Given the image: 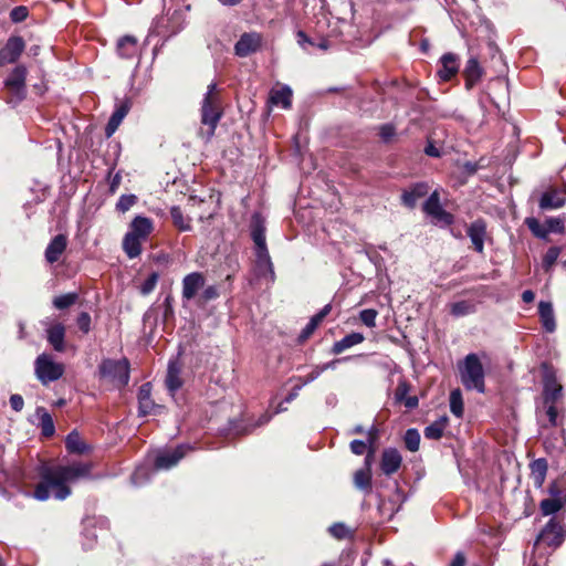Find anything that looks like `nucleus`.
I'll return each mask as SVG.
<instances>
[{"mask_svg": "<svg viewBox=\"0 0 566 566\" xmlns=\"http://www.w3.org/2000/svg\"><path fill=\"white\" fill-rule=\"evenodd\" d=\"M24 48L25 43L21 36H10L6 45L0 50V66L14 63L22 54Z\"/></svg>", "mask_w": 566, "mask_h": 566, "instance_id": "12", "label": "nucleus"}, {"mask_svg": "<svg viewBox=\"0 0 566 566\" xmlns=\"http://www.w3.org/2000/svg\"><path fill=\"white\" fill-rule=\"evenodd\" d=\"M251 237L255 244V251L268 250L265 243L264 220L259 213H254L251 221Z\"/></svg>", "mask_w": 566, "mask_h": 566, "instance_id": "21", "label": "nucleus"}, {"mask_svg": "<svg viewBox=\"0 0 566 566\" xmlns=\"http://www.w3.org/2000/svg\"><path fill=\"white\" fill-rule=\"evenodd\" d=\"M565 505H566L565 502H562V501L553 499V497H548L541 502L539 507L544 515H552V514L557 513Z\"/></svg>", "mask_w": 566, "mask_h": 566, "instance_id": "39", "label": "nucleus"}, {"mask_svg": "<svg viewBox=\"0 0 566 566\" xmlns=\"http://www.w3.org/2000/svg\"><path fill=\"white\" fill-rule=\"evenodd\" d=\"M36 413L40 419V427L42 430V434L45 437L53 436L55 428H54V422H53L51 415L44 408H38Z\"/></svg>", "mask_w": 566, "mask_h": 566, "instance_id": "36", "label": "nucleus"}, {"mask_svg": "<svg viewBox=\"0 0 566 566\" xmlns=\"http://www.w3.org/2000/svg\"><path fill=\"white\" fill-rule=\"evenodd\" d=\"M377 437H378V429L375 426H373L367 431V441L353 440L350 442V450H352V452L354 454H357V455L364 454L368 446L370 448H373V446L375 444V442L377 440Z\"/></svg>", "mask_w": 566, "mask_h": 566, "instance_id": "32", "label": "nucleus"}, {"mask_svg": "<svg viewBox=\"0 0 566 566\" xmlns=\"http://www.w3.org/2000/svg\"><path fill=\"white\" fill-rule=\"evenodd\" d=\"M28 13L27 7L20 6L11 10L10 18L14 23H19L27 19Z\"/></svg>", "mask_w": 566, "mask_h": 566, "instance_id": "53", "label": "nucleus"}, {"mask_svg": "<svg viewBox=\"0 0 566 566\" xmlns=\"http://www.w3.org/2000/svg\"><path fill=\"white\" fill-rule=\"evenodd\" d=\"M396 133V129L390 124H385L380 127L379 135L384 142L390 140L391 137H394Z\"/></svg>", "mask_w": 566, "mask_h": 566, "instance_id": "57", "label": "nucleus"}, {"mask_svg": "<svg viewBox=\"0 0 566 566\" xmlns=\"http://www.w3.org/2000/svg\"><path fill=\"white\" fill-rule=\"evenodd\" d=\"M158 279V273L153 272L140 285V293L143 295H148L151 293L157 285Z\"/></svg>", "mask_w": 566, "mask_h": 566, "instance_id": "49", "label": "nucleus"}, {"mask_svg": "<svg viewBox=\"0 0 566 566\" xmlns=\"http://www.w3.org/2000/svg\"><path fill=\"white\" fill-rule=\"evenodd\" d=\"M137 202L135 195H122L116 203V209L119 212L128 211Z\"/></svg>", "mask_w": 566, "mask_h": 566, "instance_id": "46", "label": "nucleus"}, {"mask_svg": "<svg viewBox=\"0 0 566 566\" xmlns=\"http://www.w3.org/2000/svg\"><path fill=\"white\" fill-rule=\"evenodd\" d=\"M77 300L76 293H67L54 297L53 305L59 310H64L72 306Z\"/></svg>", "mask_w": 566, "mask_h": 566, "instance_id": "43", "label": "nucleus"}, {"mask_svg": "<svg viewBox=\"0 0 566 566\" xmlns=\"http://www.w3.org/2000/svg\"><path fill=\"white\" fill-rule=\"evenodd\" d=\"M429 191V186L426 182H418L410 187L409 190H405L401 195L402 203L412 209L416 207L417 201L424 197Z\"/></svg>", "mask_w": 566, "mask_h": 566, "instance_id": "22", "label": "nucleus"}, {"mask_svg": "<svg viewBox=\"0 0 566 566\" xmlns=\"http://www.w3.org/2000/svg\"><path fill=\"white\" fill-rule=\"evenodd\" d=\"M254 272L259 279H264L269 284L275 281L274 268L268 250L255 251Z\"/></svg>", "mask_w": 566, "mask_h": 566, "instance_id": "13", "label": "nucleus"}, {"mask_svg": "<svg viewBox=\"0 0 566 566\" xmlns=\"http://www.w3.org/2000/svg\"><path fill=\"white\" fill-rule=\"evenodd\" d=\"M138 403H139V415L140 416L158 413L159 410L163 409L161 406L156 405L151 400V387H150V384H148V382L142 385L138 390Z\"/></svg>", "mask_w": 566, "mask_h": 566, "instance_id": "16", "label": "nucleus"}, {"mask_svg": "<svg viewBox=\"0 0 566 566\" xmlns=\"http://www.w3.org/2000/svg\"><path fill=\"white\" fill-rule=\"evenodd\" d=\"M406 448L411 451L416 452L419 450L420 446V434L417 429H408L403 437Z\"/></svg>", "mask_w": 566, "mask_h": 566, "instance_id": "42", "label": "nucleus"}, {"mask_svg": "<svg viewBox=\"0 0 566 566\" xmlns=\"http://www.w3.org/2000/svg\"><path fill=\"white\" fill-rule=\"evenodd\" d=\"M78 328L84 333L87 334L91 331V316L86 312H82L76 319Z\"/></svg>", "mask_w": 566, "mask_h": 566, "instance_id": "55", "label": "nucleus"}, {"mask_svg": "<svg viewBox=\"0 0 566 566\" xmlns=\"http://www.w3.org/2000/svg\"><path fill=\"white\" fill-rule=\"evenodd\" d=\"M538 313L544 328L549 333L554 332L556 324L552 303L541 301L538 304Z\"/></svg>", "mask_w": 566, "mask_h": 566, "instance_id": "29", "label": "nucleus"}, {"mask_svg": "<svg viewBox=\"0 0 566 566\" xmlns=\"http://www.w3.org/2000/svg\"><path fill=\"white\" fill-rule=\"evenodd\" d=\"M91 470L92 464L83 462L45 468L41 473V481L34 490V497L39 501H45L50 496L65 500L71 494L67 483L88 478Z\"/></svg>", "mask_w": 566, "mask_h": 566, "instance_id": "1", "label": "nucleus"}, {"mask_svg": "<svg viewBox=\"0 0 566 566\" xmlns=\"http://www.w3.org/2000/svg\"><path fill=\"white\" fill-rule=\"evenodd\" d=\"M566 531L563 524L552 518L539 533L536 543L543 542L548 546H559L565 537Z\"/></svg>", "mask_w": 566, "mask_h": 566, "instance_id": "11", "label": "nucleus"}, {"mask_svg": "<svg viewBox=\"0 0 566 566\" xmlns=\"http://www.w3.org/2000/svg\"><path fill=\"white\" fill-rule=\"evenodd\" d=\"M218 296H219V291H218V287L216 285H210V286L206 287L203 290L202 294H201V298L205 302L214 300Z\"/></svg>", "mask_w": 566, "mask_h": 566, "instance_id": "58", "label": "nucleus"}, {"mask_svg": "<svg viewBox=\"0 0 566 566\" xmlns=\"http://www.w3.org/2000/svg\"><path fill=\"white\" fill-rule=\"evenodd\" d=\"M149 479V469L147 467H138L132 475V482L135 485L142 484Z\"/></svg>", "mask_w": 566, "mask_h": 566, "instance_id": "52", "label": "nucleus"}, {"mask_svg": "<svg viewBox=\"0 0 566 566\" xmlns=\"http://www.w3.org/2000/svg\"><path fill=\"white\" fill-rule=\"evenodd\" d=\"M559 253H560L559 248L551 247L543 258V266L546 270H549L555 264L556 260L559 256Z\"/></svg>", "mask_w": 566, "mask_h": 566, "instance_id": "48", "label": "nucleus"}, {"mask_svg": "<svg viewBox=\"0 0 566 566\" xmlns=\"http://www.w3.org/2000/svg\"><path fill=\"white\" fill-rule=\"evenodd\" d=\"M205 277L199 272H192L182 280V297L187 301L195 297L198 290L203 287Z\"/></svg>", "mask_w": 566, "mask_h": 566, "instance_id": "19", "label": "nucleus"}, {"mask_svg": "<svg viewBox=\"0 0 566 566\" xmlns=\"http://www.w3.org/2000/svg\"><path fill=\"white\" fill-rule=\"evenodd\" d=\"M450 410L458 418L463 416V400L460 389H454L450 394Z\"/></svg>", "mask_w": 566, "mask_h": 566, "instance_id": "40", "label": "nucleus"}, {"mask_svg": "<svg viewBox=\"0 0 566 566\" xmlns=\"http://www.w3.org/2000/svg\"><path fill=\"white\" fill-rule=\"evenodd\" d=\"M459 370L461 382L467 389L484 392V370L476 354L467 355Z\"/></svg>", "mask_w": 566, "mask_h": 566, "instance_id": "4", "label": "nucleus"}, {"mask_svg": "<svg viewBox=\"0 0 566 566\" xmlns=\"http://www.w3.org/2000/svg\"><path fill=\"white\" fill-rule=\"evenodd\" d=\"M328 531L337 539H343L349 535L348 527L343 523H334L329 526Z\"/></svg>", "mask_w": 566, "mask_h": 566, "instance_id": "51", "label": "nucleus"}, {"mask_svg": "<svg viewBox=\"0 0 566 566\" xmlns=\"http://www.w3.org/2000/svg\"><path fill=\"white\" fill-rule=\"evenodd\" d=\"M117 52L122 57H134L138 52V44L136 38L132 35H125L120 38L117 42Z\"/></svg>", "mask_w": 566, "mask_h": 566, "instance_id": "28", "label": "nucleus"}, {"mask_svg": "<svg viewBox=\"0 0 566 566\" xmlns=\"http://www.w3.org/2000/svg\"><path fill=\"white\" fill-rule=\"evenodd\" d=\"M549 495L553 499L566 503V485L562 481H555L549 485Z\"/></svg>", "mask_w": 566, "mask_h": 566, "instance_id": "45", "label": "nucleus"}, {"mask_svg": "<svg viewBox=\"0 0 566 566\" xmlns=\"http://www.w3.org/2000/svg\"><path fill=\"white\" fill-rule=\"evenodd\" d=\"M437 74L441 81H450L459 72V57L454 53H446L440 57Z\"/></svg>", "mask_w": 566, "mask_h": 566, "instance_id": "17", "label": "nucleus"}, {"mask_svg": "<svg viewBox=\"0 0 566 566\" xmlns=\"http://www.w3.org/2000/svg\"><path fill=\"white\" fill-rule=\"evenodd\" d=\"M409 389L407 381H400L395 391L396 400L403 401L408 397Z\"/></svg>", "mask_w": 566, "mask_h": 566, "instance_id": "56", "label": "nucleus"}, {"mask_svg": "<svg viewBox=\"0 0 566 566\" xmlns=\"http://www.w3.org/2000/svg\"><path fill=\"white\" fill-rule=\"evenodd\" d=\"M377 315H378V312L376 310L367 308V310H363L359 313V318L367 327H375Z\"/></svg>", "mask_w": 566, "mask_h": 566, "instance_id": "50", "label": "nucleus"}, {"mask_svg": "<svg viewBox=\"0 0 566 566\" xmlns=\"http://www.w3.org/2000/svg\"><path fill=\"white\" fill-rule=\"evenodd\" d=\"M65 446L69 452L83 454L88 451V447L82 440L77 431H72L67 434Z\"/></svg>", "mask_w": 566, "mask_h": 566, "instance_id": "33", "label": "nucleus"}, {"mask_svg": "<svg viewBox=\"0 0 566 566\" xmlns=\"http://www.w3.org/2000/svg\"><path fill=\"white\" fill-rule=\"evenodd\" d=\"M67 247V238L65 234L55 235L45 249V260L49 263H55L60 260L61 255Z\"/></svg>", "mask_w": 566, "mask_h": 566, "instance_id": "20", "label": "nucleus"}, {"mask_svg": "<svg viewBox=\"0 0 566 566\" xmlns=\"http://www.w3.org/2000/svg\"><path fill=\"white\" fill-rule=\"evenodd\" d=\"M321 374H322V370H319V366H315L313 368V370L308 375H306L303 379H300V381L303 386H305V385L314 381L315 379H317L321 376Z\"/></svg>", "mask_w": 566, "mask_h": 566, "instance_id": "59", "label": "nucleus"}, {"mask_svg": "<svg viewBox=\"0 0 566 566\" xmlns=\"http://www.w3.org/2000/svg\"><path fill=\"white\" fill-rule=\"evenodd\" d=\"M352 357L349 356H346V357H343V358H337V359H333L328 363H325L323 365H318L319 366V370H322V373H324L325 370H328V369H335L336 366L342 363V361H347L349 360Z\"/></svg>", "mask_w": 566, "mask_h": 566, "instance_id": "60", "label": "nucleus"}, {"mask_svg": "<svg viewBox=\"0 0 566 566\" xmlns=\"http://www.w3.org/2000/svg\"><path fill=\"white\" fill-rule=\"evenodd\" d=\"M10 405L14 411H21L24 406V400L22 396L15 394L10 397Z\"/></svg>", "mask_w": 566, "mask_h": 566, "instance_id": "61", "label": "nucleus"}, {"mask_svg": "<svg viewBox=\"0 0 566 566\" xmlns=\"http://www.w3.org/2000/svg\"><path fill=\"white\" fill-rule=\"evenodd\" d=\"M303 385L300 382L298 385H296L292 391L287 395V397L285 398V402H291L293 401L297 396H298V391L302 389Z\"/></svg>", "mask_w": 566, "mask_h": 566, "instance_id": "64", "label": "nucleus"}, {"mask_svg": "<svg viewBox=\"0 0 566 566\" xmlns=\"http://www.w3.org/2000/svg\"><path fill=\"white\" fill-rule=\"evenodd\" d=\"M188 450H190V447L179 446L171 451L160 452L155 459V469L168 470L172 468L185 457Z\"/></svg>", "mask_w": 566, "mask_h": 566, "instance_id": "14", "label": "nucleus"}, {"mask_svg": "<svg viewBox=\"0 0 566 566\" xmlns=\"http://www.w3.org/2000/svg\"><path fill=\"white\" fill-rule=\"evenodd\" d=\"M170 217L174 226L178 228V230L190 231L192 229L191 219L189 217L184 216L181 209L178 206H174L170 208Z\"/></svg>", "mask_w": 566, "mask_h": 566, "instance_id": "34", "label": "nucleus"}, {"mask_svg": "<svg viewBox=\"0 0 566 566\" xmlns=\"http://www.w3.org/2000/svg\"><path fill=\"white\" fill-rule=\"evenodd\" d=\"M475 312V306L469 301H459L450 305V313L455 317H461Z\"/></svg>", "mask_w": 566, "mask_h": 566, "instance_id": "38", "label": "nucleus"}, {"mask_svg": "<svg viewBox=\"0 0 566 566\" xmlns=\"http://www.w3.org/2000/svg\"><path fill=\"white\" fill-rule=\"evenodd\" d=\"M465 556L462 552H458L450 563V566H465Z\"/></svg>", "mask_w": 566, "mask_h": 566, "instance_id": "63", "label": "nucleus"}, {"mask_svg": "<svg viewBox=\"0 0 566 566\" xmlns=\"http://www.w3.org/2000/svg\"><path fill=\"white\" fill-rule=\"evenodd\" d=\"M296 36H297V43L303 48L305 49V44H311V45H314L313 41L306 35L305 32L303 31H298L296 33Z\"/></svg>", "mask_w": 566, "mask_h": 566, "instance_id": "62", "label": "nucleus"}, {"mask_svg": "<svg viewBox=\"0 0 566 566\" xmlns=\"http://www.w3.org/2000/svg\"><path fill=\"white\" fill-rule=\"evenodd\" d=\"M98 370L102 378L108 379L118 386L124 387L129 381V363L127 359H104Z\"/></svg>", "mask_w": 566, "mask_h": 566, "instance_id": "6", "label": "nucleus"}, {"mask_svg": "<svg viewBox=\"0 0 566 566\" xmlns=\"http://www.w3.org/2000/svg\"><path fill=\"white\" fill-rule=\"evenodd\" d=\"M525 223L527 224L528 229L533 232L534 235L537 238H546L548 234V230L545 229L537 219L535 218H527Z\"/></svg>", "mask_w": 566, "mask_h": 566, "instance_id": "47", "label": "nucleus"}, {"mask_svg": "<svg viewBox=\"0 0 566 566\" xmlns=\"http://www.w3.org/2000/svg\"><path fill=\"white\" fill-rule=\"evenodd\" d=\"M27 67L23 65L15 66L9 76L4 81V86L9 90L12 97L10 98V103H19L25 97L27 88H25V78H27Z\"/></svg>", "mask_w": 566, "mask_h": 566, "instance_id": "7", "label": "nucleus"}, {"mask_svg": "<svg viewBox=\"0 0 566 566\" xmlns=\"http://www.w3.org/2000/svg\"><path fill=\"white\" fill-rule=\"evenodd\" d=\"M544 416L547 418V424L556 427L558 424V410L556 402H544Z\"/></svg>", "mask_w": 566, "mask_h": 566, "instance_id": "44", "label": "nucleus"}, {"mask_svg": "<svg viewBox=\"0 0 566 566\" xmlns=\"http://www.w3.org/2000/svg\"><path fill=\"white\" fill-rule=\"evenodd\" d=\"M263 45V35L259 32H245L241 34L234 44V54L239 57H247L256 53Z\"/></svg>", "mask_w": 566, "mask_h": 566, "instance_id": "9", "label": "nucleus"}, {"mask_svg": "<svg viewBox=\"0 0 566 566\" xmlns=\"http://www.w3.org/2000/svg\"><path fill=\"white\" fill-rule=\"evenodd\" d=\"M270 102L285 109L290 108L292 104V90L286 85L277 90H272L270 93Z\"/></svg>", "mask_w": 566, "mask_h": 566, "instance_id": "30", "label": "nucleus"}, {"mask_svg": "<svg viewBox=\"0 0 566 566\" xmlns=\"http://www.w3.org/2000/svg\"><path fill=\"white\" fill-rule=\"evenodd\" d=\"M532 475L535 483L541 486L545 480L547 472V462L545 459H536L531 463Z\"/></svg>", "mask_w": 566, "mask_h": 566, "instance_id": "37", "label": "nucleus"}, {"mask_svg": "<svg viewBox=\"0 0 566 566\" xmlns=\"http://www.w3.org/2000/svg\"><path fill=\"white\" fill-rule=\"evenodd\" d=\"M402 457L397 449H385L381 454L380 467L386 475L397 472L401 465Z\"/></svg>", "mask_w": 566, "mask_h": 566, "instance_id": "18", "label": "nucleus"}, {"mask_svg": "<svg viewBox=\"0 0 566 566\" xmlns=\"http://www.w3.org/2000/svg\"><path fill=\"white\" fill-rule=\"evenodd\" d=\"M223 115L222 104L219 93L217 92V84L211 83L207 87V92L201 103V124L207 126L200 130V134L210 140L214 135V130Z\"/></svg>", "mask_w": 566, "mask_h": 566, "instance_id": "3", "label": "nucleus"}, {"mask_svg": "<svg viewBox=\"0 0 566 566\" xmlns=\"http://www.w3.org/2000/svg\"><path fill=\"white\" fill-rule=\"evenodd\" d=\"M565 205V198L558 189H549L544 192L539 200V207L544 210L558 209Z\"/></svg>", "mask_w": 566, "mask_h": 566, "instance_id": "26", "label": "nucleus"}, {"mask_svg": "<svg viewBox=\"0 0 566 566\" xmlns=\"http://www.w3.org/2000/svg\"><path fill=\"white\" fill-rule=\"evenodd\" d=\"M365 339L361 333H350L343 337L342 339L334 343L332 347V353L335 355L342 354L346 349L363 343Z\"/></svg>", "mask_w": 566, "mask_h": 566, "instance_id": "27", "label": "nucleus"}, {"mask_svg": "<svg viewBox=\"0 0 566 566\" xmlns=\"http://www.w3.org/2000/svg\"><path fill=\"white\" fill-rule=\"evenodd\" d=\"M319 323L321 321L313 316L307 325L303 328L302 333L300 334V338L302 340L307 339L319 325Z\"/></svg>", "mask_w": 566, "mask_h": 566, "instance_id": "54", "label": "nucleus"}, {"mask_svg": "<svg viewBox=\"0 0 566 566\" xmlns=\"http://www.w3.org/2000/svg\"><path fill=\"white\" fill-rule=\"evenodd\" d=\"M467 234L470 238L473 249L478 253H483L484 242L486 239V223L482 219H476L471 222L467 229Z\"/></svg>", "mask_w": 566, "mask_h": 566, "instance_id": "15", "label": "nucleus"}, {"mask_svg": "<svg viewBox=\"0 0 566 566\" xmlns=\"http://www.w3.org/2000/svg\"><path fill=\"white\" fill-rule=\"evenodd\" d=\"M446 426H447L446 417H442V418L436 420L434 422H432L431 424H429L424 428V431H423L424 437L427 439H432V440L440 439L443 434Z\"/></svg>", "mask_w": 566, "mask_h": 566, "instance_id": "35", "label": "nucleus"}, {"mask_svg": "<svg viewBox=\"0 0 566 566\" xmlns=\"http://www.w3.org/2000/svg\"><path fill=\"white\" fill-rule=\"evenodd\" d=\"M541 368L544 385L543 402H557L562 396V386L557 382L555 371L547 363H543Z\"/></svg>", "mask_w": 566, "mask_h": 566, "instance_id": "8", "label": "nucleus"}, {"mask_svg": "<svg viewBox=\"0 0 566 566\" xmlns=\"http://www.w3.org/2000/svg\"><path fill=\"white\" fill-rule=\"evenodd\" d=\"M483 74V70L479 64L476 57L471 56L463 70V75L465 77V87L471 90L481 78Z\"/></svg>", "mask_w": 566, "mask_h": 566, "instance_id": "24", "label": "nucleus"}, {"mask_svg": "<svg viewBox=\"0 0 566 566\" xmlns=\"http://www.w3.org/2000/svg\"><path fill=\"white\" fill-rule=\"evenodd\" d=\"M48 342L53 347L54 350L62 353L65 350L64 337H65V327L63 324L57 323L50 326L46 329Z\"/></svg>", "mask_w": 566, "mask_h": 566, "instance_id": "25", "label": "nucleus"}, {"mask_svg": "<svg viewBox=\"0 0 566 566\" xmlns=\"http://www.w3.org/2000/svg\"><path fill=\"white\" fill-rule=\"evenodd\" d=\"M128 111L129 106L126 103H123L118 107H116L105 128L107 137H111L116 132V129L127 115Z\"/></svg>", "mask_w": 566, "mask_h": 566, "instance_id": "31", "label": "nucleus"}, {"mask_svg": "<svg viewBox=\"0 0 566 566\" xmlns=\"http://www.w3.org/2000/svg\"><path fill=\"white\" fill-rule=\"evenodd\" d=\"M354 483L360 490H370L371 473L368 470L359 469L354 474Z\"/></svg>", "mask_w": 566, "mask_h": 566, "instance_id": "41", "label": "nucleus"}, {"mask_svg": "<svg viewBox=\"0 0 566 566\" xmlns=\"http://www.w3.org/2000/svg\"><path fill=\"white\" fill-rule=\"evenodd\" d=\"M34 374L39 381L46 386L63 376L64 365L54 361L51 355L43 353L34 361Z\"/></svg>", "mask_w": 566, "mask_h": 566, "instance_id": "5", "label": "nucleus"}, {"mask_svg": "<svg viewBox=\"0 0 566 566\" xmlns=\"http://www.w3.org/2000/svg\"><path fill=\"white\" fill-rule=\"evenodd\" d=\"M180 366L177 361H170L168 364L167 375H166V387L169 394L174 397L175 394L182 387V379L180 377Z\"/></svg>", "mask_w": 566, "mask_h": 566, "instance_id": "23", "label": "nucleus"}, {"mask_svg": "<svg viewBox=\"0 0 566 566\" xmlns=\"http://www.w3.org/2000/svg\"><path fill=\"white\" fill-rule=\"evenodd\" d=\"M154 230L151 219L136 216L128 226V231L123 238L122 248L129 259L138 258L143 252V244Z\"/></svg>", "mask_w": 566, "mask_h": 566, "instance_id": "2", "label": "nucleus"}, {"mask_svg": "<svg viewBox=\"0 0 566 566\" xmlns=\"http://www.w3.org/2000/svg\"><path fill=\"white\" fill-rule=\"evenodd\" d=\"M423 211L433 218L436 223L450 226L453 222V216L446 211L441 203L438 191H433L423 205Z\"/></svg>", "mask_w": 566, "mask_h": 566, "instance_id": "10", "label": "nucleus"}]
</instances>
